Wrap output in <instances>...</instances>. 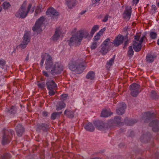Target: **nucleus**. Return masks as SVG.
Wrapping results in <instances>:
<instances>
[{"instance_id":"obj_31","label":"nucleus","mask_w":159,"mask_h":159,"mask_svg":"<svg viewBox=\"0 0 159 159\" xmlns=\"http://www.w3.org/2000/svg\"><path fill=\"white\" fill-rule=\"evenodd\" d=\"M112 113L111 112L108 111L107 110H103L102 111L101 113V116L106 117L110 116Z\"/></svg>"},{"instance_id":"obj_14","label":"nucleus","mask_w":159,"mask_h":159,"mask_svg":"<svg viewBox=\"0 0 159 159\" xmlns=\"http://www.w3.org/2000/svg\"><path fill=\"white\" fill-rule=\"evenodd\" d=\"M47 15H50L53 18H56L59 15L58 12L53 8H49L46 12Z\"/></svg>"},{"instance_id":"obj_33","label":"nucleus","mask_w":159,"mask_h":159,"mask_svg":"<svg viewBox=\"0 0 159 159\" xmlns=\"http://www.w3.org/2000/svg\"><path fill=\"white\" fill-rule=\"evenodd\" d=\"M65 106L66 105L63 101H61L59 102L58 103V105L56 106V110L59 111L61 110L65 107Z\"/></svg>"},{"instance_id":"obj_24","label":"nucleus","mask_w":159,"mask_h":159,"mask_svg":"<svg viewBox=\"0 0 159 159\" xmlns=\"http://www.w3.org/2000/svg\"><path fill=\"white\" fill-rule=\"evenodd\" d=\"M66 3L69 8L71 9L76 4V0H66Z\"/></svg>"},{"instance_id":"obj_28","label":"nucleus","mask_w":159,"mask_h":159,"mask_svg":"<svg viewBox=\"0 0 159 159\" xmlns=\"http://www.w3.org/2000/svg\"><path fill=\"white\" fill-rule=\"evenodd\" d=\"M137 120L136 119L129 120L127 118H125L124 120V122L127 125H132L137 123Z\"/></svg>"},{"instance_id":"obj_12","label":"nucleus","mask_w":159,"mask_h":159,"mask_svg":"<svg viewBox=\"0 0 159 159\" xmlns=\"http://www.w3.org/2000/svg\"><path fill=\"white\" fill-rule=\"evenodd\" d=\"M126 107V105L124 103H119L116 110V113L119 115L123 114L125 112V110Z\"/></svg>"},{"instance_id":"obj_50","label":"nucleus","mask_w":159,"mask_h":159,"mask_svg":"<svg viewBox=\"0 0 159 159\" xmlns=\"http://www.w3.org/2000/svg\"><path fill=\"white\" fill-rule=\"evenodd\" d=\"M105 28H104L102 29L98 33H97L98 34H99V35H101L102 34V33L105 31Z\"/></svg>"},{"instance_id":"obj_58","label":"nucleus","mask_w":159,"mask_h":159,"mask_svg":"<svg viewBox=\"0 0 159 159\" xmlns=\"http://www.w3.org/2000/svg\"><path fill=\"white\" fill-rule=\"evenodd\" d=\"M32 7V4H30L28 6L27 10H26L28 12V13L31 8Z\"/></svg>"},{"instance_id":"obj_8","label":"nucleus","mask_w":159,"mask_h":159,"mask_svg":"<svg viewBox=\"0 0 159 159\" xmlns=\"http://www.w3.org/2000/svg\"><path fill=\"white\" fill-rule=\"evenodd\" d=\"M30 32H25L23 36V41L20 44V46L21 49L26 48L30 40Z\"/></svg>"},{"instance_id":"obj_46","label":"nucleus","mask_w":159,"mask_h":159,"mask_svg":"<svg viewBox=\"0 0 159 159\" xmlns=\"http://www.w3.org/2000/svg\"><path fill=\"white\" fill-rule=\"evenodd\" d=\"M68 95L66 94H63L61 95V101L65 100L67 99L68 97Z\"/></svg>"},{"instance_id":"obj_40","label":"nucleus","mask_w":159,"mask_h":159,"mask_svg":"<svg viewBox=\"0 0 159 159\" xmlns=\"http://www.w3.org/2000/svg\"><path fill=\"white\" fill-rule=\"evenodd\" d=\"M99 29V26L98 25H94L92 28L90 32V34L93 36L94 33L97 31Z\"/></svg>"},{"instance_id":"obj_53","label":"nucleus","mask_w":159,"mask_h":159,"mask_svg":"<svg viewBox=\"0 0 159 159\" xmlns=\"http://www.w3.org/2000/svg\"><path fill=\"white\" fill-rule=\"evenodd\" d=\"M139 0H133L132 2V5H134V4H137V3L139 2Z\"/></svg>"},{"instance_id":"obj_45","label":"nucleus","mask_w":159,"mask_h":159,"mask_svg":"<svg viewBox=\"0 0 159 159\" xmlns=\"http://www.w3.org/2000/svg\"><path fill=\"white\" fill-rule=\"evenodd\" d=\"M1 159H9L10 158V156L8 153H5L3 156H1Z\"/></svg>"},{"instance_id":"obj_47","label":"nucleus","mask_w":159,"mask_h":159,"mask_svg":"<svg viewBox=\"0 0 159 159\" xmlns=\"http://www.w3.org/2000/svg\"><path fill=\"white\" fill-rule=\"evenodd\" d=\"M100 36L101 35H99V34H98V33H97L96 36H95L94 37L93 41H95V42H98V40L100 39Z\"/></svg>"},{"instance_id":"obj_54","label":"nucleus","mask_w":159,"mask_h":159,"mask_svg":"<svg viewBox=\"0 0 159 159\" xmlns=\"http://www.w3.org/2000/svg\"><path fill=\"white\" fill-rule=\"evenodd\" d=\"M108 16H106L102 20V21L103 22H106L108 20Z\"/></svg>"},{"instance_id":"obj_27","label":"nucleus","mask_w":159,"mask_h":159,"mask_svg":"<svg viewBox=\"0 0 159 159\" xmlns=\"http://www.w3.org/2000/svg\"><path fill=\"white\" fill-rule=\"evenodd\" d=\"M85 129L88 131L93 132L94 131L95 128L93 124L91 123H88L84 126Z\"/></svg>"},{"instance_id":"obj_49","label":"nucleus","mask_w":159,"mask_h":159,"mask_svg":"<svg viewBox=\"0 0 159 159\" xmlns=\"http://www.w3.org/2000/svg\"><path fill=\"white\" fill-rule=\"evenodd\" d=\"M6 61L3 59H0V65L4 66L6 64Z\"/></svg>"},{"instance_id":"obj_44","label":"nucleus","mask_w":159,"mask_h":159,"mask_svg":"<svg viewBox=\"0 0 159 159\" xmlns=\"http://www.w3.org/2000/svg\"><path fill=\"white\" fill-rule=\"evenodd\" d=\"M157 34L155 32H152L150 34L151 38L152 39H155L157 37Z\"/></svg>"},{"instance_id":"obj_18","label":"nucleus","mask_w":159,"mask_h":159,"mask_svg":"<svg viewBox=\"0 0 159 159\" xmlns=\"http://www.w3.org/2000/svg\"><path fill=\"white\" fill-rule=\"evenodd\" d=\"M131 9L132 8L131 6L126 7L125 10L124 12L125 18H127L128 20L130 18L131 15Z\"/></svg>"},{"instance_id":"obj_43","label":"nucleus","mask_w":159,"mask_h":159,"mask_svg":"<svg viewBox=\"0 0 159 159\" xmlns=\"http://www.w3.org/2000/svg\"><path fill=\"white\" fill-rule=\"evenodd\" d=\"M98 43L95 42V41H93L92 43L91 46V48L92 50L95 49L97 47Z\"/></svg>"},{"instance_id":"obj_61","label":"nucleus","mask_w":159,"mask_h":159,"mask_svg":"<svg viewBox=\"0 0 159 159\" xmlns=\"http://www.w3.org/2000/svg\"><path fill=\"white\" fill-rule=\"evenodd\" d=\"M134 135V131H130V133L129 136L130 137H132Z\"/></svg>"},{"instance_id":"obj_23","label":"nucleus","mask_w":159,"mask_h":159,"mask_svg":"<svg viewBox=\"0 0 159 159\" xmlns=\"http://www.w3.org/2000/svg\"><path fill=\"white\" fill-rule=\"evenodd\" d=\"M132 47L135 52H138L141 50L142 46L140 43H139L136 41H134Z\"/></svg>"},{"instance_id":"obj_19","label":"nucleus","mask_w":159,"mask_h":159,"mask_svg":"<svg viewBox=\"0 0 159 159\" xmlns=\"http://www.w3.org/2000/svg\"><path fill=\"white\" fill-rule=\"evenodd\" d=\"M156 117V115L154 113L148 112L146 113V117L144 122H148L150 120L155 118Z\"/></svg>"},{"instance_id":"obj_56","label":"nucleus","mask_w":159,"mask_h":159,"mask_svg":"<svg viewBox=\"0 0 159 159\" xmlns=\"http://www.w3.org/2000/svg\"><path fill=\"white\" fill-rule=\"evenodd\" d=\"M152 10H154L155 11L157 10V8L156 6L154 5H152Z\"/></svg>"},{"instance_id":"obj_60","label":"nucleus","mask_w":159,"mask_h":159,"mask_svg":"<svg viewBox=\"0 0 159 159\" xmlns=\"http://www.w3.org/2000/svg\"><path fill=\"white\" fill-rule=\"evenodd\" d=\"M43 115L44 116H47L48 114V113L47 111H44L43 112Z\"/></svg>"},{"instance_id":"obj_5","label":"nucleus","mask_w":159,"mask_h":159,"mask_svg":"<svg viewBox=\"0 0 159 159\" xmlns=\"http://www.w3.org/2000/svg\"><path fill=\"white\" fill-rule=\"evenodd\" d=\"M112 44V42L110 41V39L109 38L106 39L102 44L101 49L100 52L102 54L104 55L107 53L110 50V46Z\"/></svg>"},{"instance_id":"obj_17","label":"nucleus","mask_w":159,"mask_h":159,"mask_svg":"<svg viewBox=\"0 0 159 159\" xmlns=\"http://www.w3.org/2000/svg\"><path fill=\"white\" fill-rule=\"evenodd\" d=\"M93 124L96 128L99 130L103 129L106 126V124L102 121H95Z\"/></svg>"},{"instance_id":"obj_41","label":"nucleus","mask_w":159,"mask_h":159,"mask_svg":"<svg viewBox=\"0 0 159 159\" xmlns=\"http://www.w3.org/2000/svg\"><path fill=\"white\" fill-rule=\"evenodd\" d=\"M115 57V55L114 56L113 58L111 59H110L109 61L107 62V67H110L112 65L114 61Z\"/></svg>"},{"instance_id":"obj_6","label":"nucleus","mask_w":159,"mask_h":159,"mask_svg":"<svg viewBox=\"0 0 159 159\" xmlns=\"http://www.w3.org/2000/svg\"><path fill=\"white\" fill-rule=\"evenodd\" d=\"M64 69V67L62 64L59 62H55L51 73L53 75L60 74Z\"/></svg>"},{"instance_id":"obj_42","label":"nucleus","mask_w":159,"mask_h":159,"mask_svg":"<svg viewBox=\"0 0 159 159\" xmlns=\"http://www.w3.org/2000/svg\"><path fill=\"white\" fill-rule=\"evenodd\" d=\"M150 96L151 98L152 99H157L158 98V96L156 92L153 90L152 91Z\"/></svg>"},{"instance_id":"obj_35","label":"nucleus","mask_w":159,"mask_h":159,"mask_svg":"<svg viewBox=\"0 0 159 159\" xmlns=\"http://www.w3.org/2000/svg\"><path fill=\"white\" fill-rule=\"evenodd\" d=\"M134 53V51L133 50L132 46H129V50L128 51L127 56L130 58L132 57Z\"/></svg>"},{"instance_id":"obj_52","label":"nucleus","mask_w":159,"mask_h":159,"mask_svg":"<svg viewBox=\"0 0 159 159\" xmlns=\"http://www.w3.org/2000/svg\"><path fill=\"white\" fill-rule=\"evenodd\" d=\"M145 38V35H143V36H142L140 40H139V43H140V44L141 45H142V43H143V40H144V39Z\"/></svg>"},{"instance_id":"obj_55","label":"nucleus","mask_w":159,"mask_h":159,"mask_svg":"<svg viewBox=\"0 0 159 159\" xmlns=\"http://www.w3.org/2000/svg\"><path fill=\"white\" fill-rule=\"evenodd\" d=\"M44 61V58H43L41 59L40 64V65L41 67L43 66Z\"/></svg>"},{"instance_id":"obj_3","label":"nucleus","mask_w":159,"mask_h":159,"mask_svg":"<svg viewBox=\"0 0 159 159\" xmlns=\"http://www.w3.org/2000/svg\"><path fill=\"white\" fill-rule=\"evenodd\" d=\"M46 85L49 91V95L50 96L54 95L57 89V85L55 82L53 80H48L46 83Z\"/></svg>"},{"instance_id":"obj_15","label":"nucleus","mask_w":159,"mask_h":159,"mask_svg":"<svg viewBox=\"0 0 159 159\" xmlns=\"http://www.w3.org/2000/svg\"><path fill=\"white\" fill-rule=\"evenodd\" d=\"M49 125L46 123H40L37 125V131L41 130L45 132H47L49 129Z\"/></svg>"},{"instance_id":"obj_64","label":"nucleus","mask_w":159,"mask_h":159,"mask_svg":"<svg viewBox=\"0 0 159 159\" xmlns=\"http://www.w3.org/2000/svg\"><path fill=\"white\" fill-rule=\"evenodd\" d=\"M157 44L158 45H159V39L157 40Z\"/></svg>"},{"instance_id":"obj_11","label":"nucleus","mask_w":159,"mask_h":159,"mask_svg":"<svg viewBox=\"0 0 159 159\" xmlns=\"http://www.w3.org/2000/svg\"><path fill=\"white\" fill-rule=\"evenodd\" d=\"M127 36L124 37L122 35L119 34L115 39L112 44H114V45L116 47H117L120 44L123 43V40L127 38Z\"/></svg>"},{"instance_id":"obj_13","label":"nucleus","mask_w":159,"mask_h":159,"mask_svg":"<svg viewBox=\"0 0 159 159\" xmlns=\"http://www.w3.org/2000/svg\"><path fill=\"white\" fill-rule=\"evenodd\" d=\"M121 117L116 116L115 117L114 120H110L108 122V125L110 126H117L121 123Z\"/></svg>"},{"instance_id":"obj_30","label":"nucleus","mask_w":159,"mask_h":159,"mask_svg":"<svg viewBox=\"0 0 159 159\" xmlns=\"http://www.w3.org/2000/svg\"><path fill=\"white\" fill-rule=\"evenodd\" d=\"M64 114L69 118L72 119L74 117L73 112L68 109H66L65 111Z\"/></svg>"},{"instance_id":"obj_57","label":"nucleus","mask_w":159,"mask_h":159,"mask_svg":"<svg viewBox=\"0 0 159 159\" xmlns=\"http://www.w3.org/2000/svg\"><path fill=\"white\" fill-rule=\"evenodd\" d=\"M43 75L44 76H45L46 77H48V76H49L47 72H46L44 71H43Z\"/></svg>"},{"instance_id":"obj_38","label":"nucleus","mask_w":159,"mask_h":159,"mask_svg":"<svg viewBox=\"0 0 159 159\" xmlns=\"http://www.w3.org/2000/svg\"><path fill=\"white\" fill-rule=\"evenodd\" d=\"M62 113V112H55L53 113L51 115V119L53 120H54L57 117L59 116Z\"/></svg>"},{"instance_id":"obj_22","label":"nucleus","mask_w":159,"mask_h":159,"mask_svg":"<svg viewBox=\"0 0 159 159\" xmlns=\"http://www.w3.org/2000/svg\"><path fill=\"white\" fill-rule=\"evenodd\" d=\"M151 136L150 134L147 133L146 134H144L141 136L140 140L142 142L145 143L148 142L150 140Z\"/></svg>"},{"instance_id":"obj_32","label":"nucleus","mask_w":159,"mask_h":159,"mask_svg":"<svg viewBox=\"0 0 159 159\" xmlns=\"http://www.w3.org/2000/svg\"><path fill=\"white\" fill-rule=\"evenodd\" d=\"M11 6L10 3L7 1L4 2L1 5L3 9L6 11Z\"/></svg>"},{"instance_id":"obj_2","label":"nucleus","mask_w":159,"mask_h":159,"mask_svg":"<svg viewBox=\"0 0 159 159\" xmlns=\"http://www.w3.org/2000/svg\"><path fill=\"white\" fill-rule=\"evenodd\" d=\"M14 134V132L12 130H5L2 135V144L5 145L9 143L11 139V136Z\"/></svg>"},{"instance_id":"obj_63","label":"nucleus","mask_w":159,"mask_h":159,"mask_svg":"<svg viewBox=\"0 0 159 159\" xmlns=\"http://www.w3.org/2000/svg\"><path fill=\"white\" fill-rule=\"evenodd\" d=\"M86 10H85V11H82L80 13V14L81 15H83L86 12Z\"/></svg>"},{"instance_id":"obj_29","label":"nucleus","mask_w":159,"mask_h":159,"mask_svg":"<svg viewBox=\"0 0 159 159\" xmlns=\"http://www.w3.org/2000/svg\"><path fill=\"white\" fill-rule=\"evenodd\" d=\"M78 65V63L77 62H71L69 64V68L70 70L75 72L76 70V66Z\"/></svg>"},{"instance_id":"obj_25","label":"nucleus","mask_w":159,"mask_h":159,"mask_svg":"<svg viewBox=\"0 0 159 159\" xmlns=\"http://www.w3.org/2000/svg\"><path fill=\"white\" fill-rule=\"evenodd\" d=\"M61 31L58 28H56L54 35L52 37L53 41H57L60 37V34Z\"/></svg>"},{"instance_id":"obj_48","label":"nucleus","mask_w":159,"mask_h":159,"mask_svg":"<svg viewBox=\"0 0 159 159\" xmlns=\"http://www.w3.org/2000/svg\"><path fill=\"white\" fill-rule=\"evenodd\" d=\"M140 36V34H137L136 35L134 36V40L136 41H137L139 42Z\"/></svg>"},{"instance_id":"obj_10","label":"nucleus","mask_w":159,"mask_h":159,"mask_svg":"<svg viewBox=\"0 0 159 159\" xmlns=\"http://www.w3.org/2000/svg\"><path fill=\"white\" fill-rule=\"evenodd\" d=\"M44 20V18L43 16H42L38 19L35 22L34 26L32 28L33 31L34 32L35 31L37 32L40 29L41 26Z\"/></svg>"},{"instance_id":"obj_26","label":"nucleus","mask_w":159,"mask_h":159,"mask_svg":"<svg viewBox=\"0 0 159 159\" xmlns=\"http://www.w3.org/2000/svg\"><path fill=\"white\" fill-rule=\"evenodd\" d=\"M84 67L82 64L78 63V65L76 66L75 73L78 74L81 73L84 69Z\"/></svg>"},{"instance_id":"obj_51","label":"nucleus","mask_w":159,"mask_h":159,"mask_svg":"<svg viewBox=\"0 0 159 159\" xmlns=\"http://www.w3.org/2000/svg\"><path fill=\"white\" fill-rule=\"evenodd\" d=\"M100 0H92L93 4H97L98 5L99 4V1Z\"/></svg>"},{"instance_id":"obj_59","label":"nucleus","mask_w":159,"mask_h":159,"mask_svg":"<svg viewBox=\"0 0 159 159\" xmlns=\"http://www.w3.org/2000/svg\"><path fill=\"white\" fill-rule=\"evenodd\" d=\"M128 39H127V40L126 41L125 43L124 46L123 47V48H125L128 45Z\"/></svg>"},{"instance_id":"obj_37","label":"nucleus","mask_w":159,"mask_h":159,"mask_svg":"<svg viewBox=\"0 0 159 159\" xmlns=\"http://www.w3.org/2000/svg\"><path fill=\"white\" fill-rule=\"evenodd\" d=\"M146 61L149 63L152 62L154 60V57L151 54H148L146 57Z\"/></svg>"},{"instance_id":"obj_36","label":"nucleus","mask_w":159,"mask_h":159,"mask_svg":"<svg viewBox=\"0 0 159 159\" xmlns=\"http://www.w3.org/2000/svg\"><path fill=\"white\" fill-rule=\"evenodd\" d=\"M95 73L92 71L89 72L87 74L86 77L88 79L92 80L94 79Z\"/></svg>"},{"instance_id":"obj_62","label":"nucleus","mask_w":159,"mask_h":159,"mask_svg":"<svg viewBox=\"0 0 159 159\" xmlns=\"http://www.w3.org/2000/svg\"><path fill=\"white\" fill-rule=\"evenodd\" d=\"M29 53H28L27 55V56H26V57L25 58V61H26V62H27L29 60Z\"/></svg>"},{"instance_id":"obj_9","label":"nucleus","mask_w":159,"mask_h":159,"mask_svg":"<svg viewBox=\"0 0 159 159\" xmlns=\"http://www.w3.org/2000/svg\"><path fill=\"white\" fill-rule=\"evenodd\" d=\"M131 94L133 97H136L140 92V86L137 84L133 83L129 86Z\"/></svg>"},{"instance_id":"obj_16","label":"nucleus","mask_w":159,"mask_h":159,"mask_svg":"<svg viewBox=\"0 0 159 159\" xmlns=\"http://www.w3.org/2000/svg\"><path fill=\"white\" fill-rule=\"evenodd\" d=\"M159 124V121L156 120H154L150 123L149 126H152V130L154 132H157L159 130L158 125Z\"/></svg>"},{"instance_id":"obj_34","label":"nucleus","mask_w":159,"mask_h":159,"mask_svg":"<svg viewBox=\"0 0 159 159\" xmlns=\"http://www.w3.org/2000/svg\"><path fill=\"white\" fill-rule=\"evenodd\" d=\"M37 82L38 83L37 84L38 87L42 90H43L46 86V83L45 82H40L39 81H38Z\"/></svg>"},{"instance_id":"obj_1","label":"nucleus","mask_w":159,"mask_h":159,"mask_svg":"<svg viewBox=\"0 0 159 159\" xmlns=\"http://www.w3.org/2000/svg\"><path fill=\"white\" fill-rule=\"evenodd\" d=\"M92 36L89 34L88 31L81 30L78 31L76 33L72 35L69 40L68 44L71 47L73 45L75 46H79L83 38L90 39Z\"/></svg>"},{"instance_id":"obj_4","label":"nucleus","mask_w":159,"mask_h":159,"mask_svg":"<svg viewBox=\"0 0 159 159\" xmlns=\"http://www.w3.org/2000/svg\"><path fill=\"white\" fill-rule=\"evenodd\" d=\"M26 2L24 1L19 10L16 12L15 16L16 17L21 19L25 18L28 15V13L26 9Z\"/></svg>"},{"instance_id":"obj_20","label":"nucleus","mask_w":159,"mask_h":159,"mask_svg":"<svg viewBox=\"0 0 159 159\" xmlns=\"http://www.w3.org/2000/svg\"><path fill=\"white\" fill-rule=\"evenodd\" d=\"M17 111L16 107L14 106H12L8 108H6L5 112L10 115H14L15 114Z\"/></svg>"},{"instance_id":"obj_39","label":"nucleus","mask_w":159,"mask_h":159,"mask_svg":"<svg viewBox=\"0 0 159 159\" xmlns=\"http://www.w3.org/2000/svg\"><path fill=\"white\" fill-rule=\"evenodd\" d=\"M42 5H39L36 7V9L35 11V15L40 14L42 11Z\"/></svg>"},{"instance_id":"obj_7","label":"nucleus","mask_w":159,"mask_h":159,"mask_svg":"<svg viewBox=\"0 0 159 159\" xmlns=\"http://www.w3.org/2000/svg\"><path fill=\"white\" fill-rule=\"evenodd\" d=\"M54 63L52 61V58L51 57L49 54H48L46 59L45 62V68L46 70L51 72V70H52Z\"/></svg>"},{"instance_id":"obj_21","label":"nucleus","mask_w":159,"mask_h":159,"mask_svg":"<svg viewBox=\"0 0 159 159\" xmlns=\"http://www.w3.org/2000/svg\"><path fill=\"white\" fill-rule=\"evenodd\" d=\"M16 131L17 135L18 136H21L24 131V129L20 125H18L15 128Z\"/></svg>"}]
</instances>
